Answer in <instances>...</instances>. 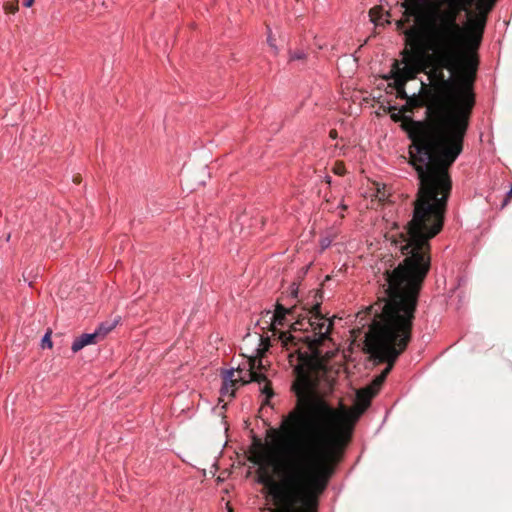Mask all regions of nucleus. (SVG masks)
I'll list each match as a JSON object with an SVG mask.
<instances>
[{
	"label": "nucleus",
	"instance_id": "1",
	"mask_svg": "<svg viewBox=\"0 0 512 512\" xmlns=\"http://www.w3.org/2000/svg\"><path fill=\"white\" fill-rule=\"evenodd\" d=\"M496 0H444L445 7L428 0H404L403 30L411 49L402 52L389 76L397 95L408 98L405 84L426 72L429 122L402 124L409 139L412 166H451L463 151L464 138L475 104L473 83L478 67L487 14Z\"/></svg>",
	"mask_w": 512,
	"mask_h": 512
},
{
	"label": "nucleus",
	"instance_id": "2",
	"mask_svg": "<svg viewBox=\"0 0 512 512\" xmlns=\"http://www.w3.org/2000/svg\"><path fill=\"white\" fill-rule=\"evenodd\" d=\"M312 334L298 336L281 332L284 347L296 348L299 365L293 390L296 407L282 421L284 437L276 446L270 464L279 476L275 481L261 475L258 483L269 489L278 506L271 512H315L320 496L327 489L344 442L350 438L354 423L370 405L372 394L358 391V403L347 408L331 406L315 395L313 372L322 367V352L318 346L328 337L331 322L320 315V305L313 306Z\"/></svg>",
	"mask_w": 512,
	"mask_h": 512
},
{
	"label": "nucleus",
	"instance_id": "3",
	"mask_svg": "<svg viewBox=\"0 0 512 512\" xmlns=\"http://www.w3.org/2000/svg\"><path fill=\"white\" fill-rule=\"evenodd\" d=\"M419 189L412 219L393 223L388 237L406 255L403 263L384 274V296L370 307L372 324L365 336L367 352L388 366L377 376L379 386L411 339L420 285L430 268V240L442 229L451 190L449 176H418Z\"/></svg>",
	"mask_w": 512,
	"mask_h": 512
},
{
	"label": "nucleus",
	"instance_id": "4",
	"mask_svg": "<svg viewBox=\"0 0 512 512\" xmlns=\"http://www.w3.org/2000/svg\"><path fill=\"white\" fill-rule=\"evenodd\" d=\"M268 339L263 338L261 335L248 336L245 340V350L243 354L245 360L237 367L239 381L242 384L250 382H257L261 384L266 382V376L263 373L264 364L262 357L268 350Z\"/></svg>",
	"mask_w": 512,
	"mask_h": 512
},
{
	"label": "nucleus",
	"instance_id": "5",
	"mask_svg": "<svg viewBox=\"0 0 512 512\" xmlns=\"http://www.w3.org/2000/svg\"><path fill=\"white\" fill-rule=\"evenodd\" d=\"M294 308H286L282 304L277 303L274 311L265 310L262 312L261 320L267 324L271 330H276L279 326H284L289 322L288 317L293 316Z\"/></svg>",
	"mask_w": 512,
	"mask_h": 512
},
{
	"label": "nucleus",
	"instance_id": "6",
	"mask_svg": "<svg viewBox=\"0 0 512 512\" xmlns=\"http://www.w3.org/2000/svg\"><path fill=\"white\" fill-rule=\"evenodd\" d=\"M114 327L112 325H106L104 323L100 324L98 329H96L92 333H84L79 337L75 338L71 345V350L73 353L80 351L83 347L97 343L99 337H104L109 331H111Z\"/></svg>",
	"mask_w": 512,
	"mask_h": 512
},
{
	"label": "nucleus",
	"instance_id": "7",
	"mask_svg": "<svg viewBox=\"0 0 512 512\" xmlns=\"http://www.w3.org/2000/svg\"><path fill=\"white\" fill-rule=\"evenodd\" d=\"M307 57V54L304 50H296L291 51L289 53V61H302L305 60Z\"/></svg>",
	"mask_w": 512,
	"mask_h": 512
},
{
	"label": "nucleus",
	"instance_id": "8",
	"mask_svg": "<svg viewBox=\"0 0 512 512\" xmlns=\"http://www.w3.org/2000/svg\"><path fill=\"white\" fill-rule=\"evenodd\" d=\"M233 376H234V368L225 370L223 382L228 383V384H235V382H237V380H233Z\"/></svg>",
	"mask_w": 512,
	"mask_h": 512
},
{
	"label": "nucleus",
	"instance_id": "9",
	"mask_svg": "<svg viewBox=\"0 0 512 512\" xmlns=\"http://www.w3.org/2000/svg\"><path fill=\"white\" fill-rule=\"evenodd\" d=\"M235 384H228V383H224L222 384L221 386V389H220V393L221 395L223 396H226V395H231L233 396L234 395V391L232 389V387L234 386Z\"/></svg>",
	"mask_w": 512,
	"mask_h": 512
},
{
	"label": "nucleus",
	"instance_id": "10",
	"mask_svg": "<svg viewBox=\"0 0 512 512\" xmlns=\"http://www.w3.org/2000/svg\"><path fill=\"white\" fill-rule=\"evenodd\" d=\"M41 346L42 348H51L52 347V341L50 337V332H47L44 334V336L41 339Z\"/></svg>",
	"mask_w": 512,
	"mask_h": 512
},
{
	"label": "nucleus",
	"instance_id": "11",
	"mask_svg": "<svg viewBox=\"0 0 512 512\" xmlns=\"http://www.w3.org/2000/svg\"><path fill=\"white\" fill-rule=\"evenodd\" d=\"M260 391L262 394L266 395V401H268L273 396L272 389L267 384L260 388Z\"/></svg>",
	"mask_w": 512,
	"mask_h": 512
},
{
	"label": "nucleus",
	"instance_id": "12",
	"mask_svg": "<svg viewBox=\"0 0 512 512\" xmlns=\"http://www.w3.org/2000/svg\"><path fill=\"white\" fill-rule=\"evenodd\" d=\"M332 240L329 237H324L320 240L321 250H325L330 247Z\"/></svg>",
	"mask_w": 512,
	"mask_h": 512
},
{
	"label": "nucleus",
	"instance_id": "13",
	"mask_svg": "<svg viewBox=\"0 0 512 512\" xmlns=\"http://www.w3.org/2000/svg\"><path fill=\"white\" fill-rule=\"evenodd\" d=\"M345 171L344 167L342 165H338L334 168V172L338 175L343 174Z\"/></svg>",
	"mask_w": 512,
	"mask_h": 512
},
{
	"label": "nucleus",
	"instance_id": "14",
	"mask_svg": "<svg viewBox=\"0 0 512 512\" xmlns=\"http://www.w3.org/2000/svg\"><path fill=\"white\" fill-rule=\"evenodd\" d=\"M33 3H34V0H25V1L23 2V5H24L25 7H27V8H29V7H31V6H32V4H33Z\"/></svg>",
	"mask_w": 512,
	"mask_h": 512
},
{
	"label": "nucleus",
	"instance_id": "15",
	"mask_svg": "<svg viewBox=\"0 0 512 512\" xmlns=\"http://www.w3.org/2000/svg\"><path fill=\"white\" fill-rule=\"evenodd\" d=\"M268 43H269V45L274 49L275 53H277L278 49H277V47L273 44V41L271 40V38H270V37L268 38Z\"/></svg>",
	"mask_w": 512,
	"mask_h": 512
},
{
	"label": "nucleus",
	"instance_id": "16",
	"mask_svg": "<svg viewBox=\"0 0 512 512\" xmlns=\"http://www.w3.org/2000/svg\"><path fill=\"white\" fill-rule=\"evenodd\" d=\"M324 179H325L326 183L331 184V177L330 176L326 175L324 177Z\"/></svg>",
	"mask_w": 512,
	"mask_h": 512
},
{
	"label": "nucleus",
	"instance_id": "17",
	"mask_svg": "<svg viewBox=\"0 0 512 512\" xmlns=\"http://www.w3.org/2000/svg\"><path fill=\"white\" fill-rule=\"evenodd\" d=\"M398 28L402 29L403 27V20H400L397 22Z\"/></svg>",
	"mask_w": 512,
	"mask_h": 512
},
{
	"label": "nucleus",
	"instance_id": "18",
	"mask_svg": "<svg viewBox=\"0 0 512 512\" xmlns=\"http://www.w3.org/2000/svg\"><path fill=\"white\" fill-rule=\"evenodd\" d=\"M330 136H331V138H336V132L335 131H331L330 132Z\"/></svg>",
	"mask_w": 512,
	"mask_h": 512
},
{
	"label": "nucleus",
	"instance_id": "19",
	"mask_svg": "<svg viewBox=\"0 0 512 512\" xmlns=\"http://www.w3.org/2000/svg\"><path fill=\"white\" fill-rule=\"evenodd\" d=\"M508 196H512V188L507 193Z\"/></svg>",
	"mask_w": 512,
	"mask_h": 512
}]
</instances>
